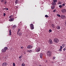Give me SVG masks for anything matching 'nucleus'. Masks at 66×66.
<instances>
[{
  "instance_id": "1",
  "label": "nucleus",
  "mask_w": 66,
  "mask_h": 66,
  "mask_svg": "<svg viewBox=\"0 0 66 66\" xmlns=\"http://www.w3.org/2000/svg\"><path fill=\"white\" fill-rule=\"evenodd\" d=\"M51 54H52V52L50 51H48L47 52V55L49 57L51 56Z\"/></svg>"
},
{
  "instance_id": "2",
  "label": "nucleus",
  "mask_w": 66,
  "mask_h": 66,
  "mask_svg": "<svg viewBox=\"0 0 66 66\" xmlns=\"http://www.w3.org/2000/svg\"><path fill=\"white\" fill-rule=\"evenodd\" d=\"M54 41L55 43H59V40L57 38H55L54 39Z\"/></svg>"
},
{
  "instance_id": "3",
  "label": "nucleus",
  "mask_w": 66,
  "mask_h": 66,
  "mask_svg": "<svg viewBox=\"0 0 66 66\" xmlns=\"http://www.w3.org/2000/svg\"><path fill=\"white\" fill-rule=\"evenodd\" d=\"M30 27L31 30H33L34 29V26L32 24H31L30 25Z\"/></svg>"
},
{
  "instance_id": "4",
  "label": "nucleus",
  "mask_w": 66,
  "mask_h": 66,
  "mask_svg": "<svg viewBox=\"0 0 66 66\" xmlns=\"http://www.w3.org/2000/svg\"><path fill=\"white\" fill-rule=\"evenodd\" d=\"M61 18L62 19H64L66 18V16L64 15H61Z\"/></svg>"
},
{
  "instance_id": "5",
  "label": "nucleus",
  "mask_w": 66,
  "mask_h": 66,
  "mask_svg": "<svg viewBox=\"0 0 66 66\" xmlns=\"http://www.w3.org/2000/svg\"><path fill=\"white\" fill-rule=\"evenodd\" d=\"M49 44H52V43H53V42H52V40L51 39H50L49 40Z\"/></svg>"
},
{
  "instance_id": "6",
  "label": "nucleus",
  "mask_w": 66,
  "mask_h": 66,
  "mask_svg": "<svg viewBox=\"0 0 66 66\" xmlns=\"http://www.w3.org/2000/svg\"><path fill=\"white\" fill-rule=\"evenodd\" d=\"M7 65V64L6 62H4L2 64V66H6Z\"/></svg>"
},
{
  "instance_id": "7",
  "label": "nucleus",
  "mask_w": 66,
  "mask_h": 66,
  "mask_svg": "<svg viewBox=\"0 0 66 66\" xmlns=\"http://www.w3.org/2000/svg\"><path fill=\"white\" fill-rule=\"evenodd\" d=\"M14 18H11L9 20L10 21H13L14 20Z\"/></svg>"
},
{
  "instance_id": "8",
  "label": "nucleus",
  "mask_w": 66,
  "mask_h": 66,
  "mask_svg": "<svg viewBox=\"0 0 66 66\" xmlns=\"http://www.w3.org/2000/svg\"><path fill=\"white\" fill-rule=\"evenodd\" d=\"M15 3L16 4H18L19 3H20V2H19V1H18V0H16L15 1Z\"/></svg>"
},
{
  "instance_id": "9",
  "label": "nucleus",
  "mask_w": 66,
  "mask_h": 66,
  "mask_svg": "<svg viewBox=\"0 0 66 66\" xmlns=\"http://www.w3.org/2000/svg\"><path fill=\"white\" fill-rule=\"evenodd\" d=\"M40 50V48L39 47L36 50V51L37 52H39Z\"/></svg>"
},
{
  "instance_id": "10",
  "label": "nucleus",
  "mask_w": 66,
  "mask_h": 66,
  "mask_svg": "<svg viewBox=\"0 0 66 66\" xmlns=\"http://www.w3.org/2000/svg\"><path fill=\"white\" fill-rule=\"evenodd\" d=\"M51 4L52 5H55L56 4V3L54 2L53 1Z\"/></svg>"
},
{
  "instance_id": "11",
  "label": "nucleus",
  "mask_w": 66,
  "mask_h": 66,
  "mask_svg": "<svg viewBox=\"0 0 66 66\" xmlns=\"http://www.w3.org/2000/svg\"><path fill=\"white\" fill-rule=\"evenodd\" d=\"M19 32V33H18V35H19V36H21V35H22V33L21 32Z\"/></svg>"
},
{
  "instance_id": "12",
  "label": "nucleus",
  "mask_w": 66,
  "mask_h": 66,
  "mask_svg": "<svg viewBox=\"0 0 66 66\" xmlns=\"http://www.w3.org/2000/svg\"><path fill=\"white\" fill-rule=\"evenodd\" d=\"M31 47V48H32L33 47V46H31L30 45H29L27 47V48L28 49H30Z\"/></svg>"
},
{
  "instance_id": "13",
  "label": "nucleus",
  "mask_w": 66,
  "mask_h": 66,
  "mask_svg": "<svg viewBox=\"0 0 66 66\" xmlns=\"http://www.w3.org/2000/svg\"><path fill=\"white\" fill-rule=\"evenodd\" d=\"M51 7L52 10H54L55 8V6L53 5L51 6Z\"/></svg>"
},
{
  "instance_id": "14",
  "label": "nucleus",
  "mask_w": 66,
  "mask_h": 66,
  "mask_svg": "<svg viewBox=\"0 0 66 66\" xmlns=\"http://www.w3.org/2000/svg\"><path fill=\"white\" fill-rule=\"evenodd\" d=\"M62 49H63V47L62 46H61L60 49L59 50V51H62Z\"/></svg>"
},
{
  "instance_id": "15",
  "label": "nucleus",
  "mask_w": 66,
  "mask_h": 66,
  "mask_svg": "<svg viewBox=\"0 0 66 66\" xmlns=\"http://www.w3.org/2000/svg\"><path fill=\"white\" fill-rule=\"evenodd\" d=\"M66 10L65 9H63L62 10V12L63 13H65V12H66Z\"/></svg>"
},
{
  "instance_id": "16",
  "label": "nucleus",
  "mask_w": 66,
  "mask_h": 66,
  "mask_svg": "<svg viewBox=\"0 0 66 66\" xmlns=\"http://www.w3.org/2000/svg\"><path fill=\"white\" fill-rule=\"evenodd\" d=\"M43 54L42 53H41L40 54V57L41 59H42L43 57Z\"/></svg>"
},
{
  "instance_id": "17",
  "label": "nucleus",
  "mask_w": 66,
  "mask_h": 66,
  "mask_svg": "<svg viewBox=\"0 0 66 66\" xmlns=\"http://www.w3.org/2000/svg\"><path fill=\"white\" fill-rule=\"evenodd\" d=\"M20 29L19 28L18 29V32H17V35H18V33H19V32H20Z\"/></svg>"
},
{
  "instance_id": "18",
  "label": "nucleus",
  "mask_w": 66,
  "mask_h": 66,
  "mask_svg": "<svg viewBox=\"0 0 66 66\" xmlns=\"http://www.w3.org/2000/svg\"><path fill=\"white\" fill-rule=\"evenodd\" d=\"M9 35H11V34H12V31H11V30H10L9 31Z\"/></svg>"
},
{
  "instance_id": "19",
  "label": "nucleus",
  "mask_w": 66,
  "mask_h": 66,
  "mask_svg": "<svg viewBox=\"0 0 66 66\" xmlns=\"http://www.w3.org/2000/svg\"><path fill=\"white\" fill-rule=\"evenodd\" d=\"M2 52H6V50L4 49H2Z\"/></svg>"
},
{
  "instance_id": "20",
  "label": "nucleus",
  "mask_w": 66,
  "mask_h": 66,
  "mask_svg": "<svg viewBox=\"0 0 66 66\" xmlns=\"http://www.w3.org/2000/svg\"><path fill=\"white\" fill-rule=\"evenodd\" d=\"M57 29H58V30H59L60 29L61 27H60V26H57L56 27Z\"/></svg>"
},
{
  "instance_id": "21",
  "label": "nucleus",
  "mask_w": 66,
  "mask_h": 66,
  "mask_svg": "<svg viewBox=\"0 0 66 66\" xmlns=\"http://www.w3.org/2000/svg\"><path fill=\"white\" fill-rule=\"evenodd\" d=\"M57 0H53V2L55 3H56L57 2Z\"/></svg>"
},
{
  "instance_id": "22",
  "label": "nucleus",
  "mask_w": 66,
  "mask_h": 66,
  "mask_svg": "<svg viewBox=\"0 0 66 66\" xmlns=\"http://www.w3.org/2000/svg\"><path fill=\"white\" fill-rule=\"evenodd\" d=\"M4 49L5 50H7L8 49V47H5V48H4Z\"/></svg>"
},
{
  "instance_id": "23",
  "label": "nucleus",
  "mask_w": 66,
  "mask_h": 66,
  "mask_svg": "<svg viewBox=\"0 0 66 66\" xmlns=\"http://www.w3.org/2000/svg\"><path fill=\"white\" fill-rule=\"evenodd\" d=\"M62 46L63 48H64L65 47V45L64 44H63L62 45Z\"/></svg>"
},
{
  "instance_id": "24",
  "label": "nucleus",
  "mask_w": 66,
  "mask_h": 66,
  "mask_svg": "<svg viewBox=\"0 0 66 66\" xmlns=\"http://www.w3.org/2000/svg\"><path fill=\"white\" fill-rule=\"evenodd\" d=\"M14 16L13 15H10V16L9 17V18H12V17H13V16Z\"/></svg>"
},
{
  "instance_id": "25",
  "label": "nucleus",
  "mask_w": 66,
  "mask_h": 66,
  "mask_svg": "<svg viewBox=\"0 0 66 66\" xmlns=\"http://www.w3.org/2000/svg\"><path fill=\"white\" fill-rule=\"evenodd\" d=\"M45 17L46 18H48L49 17V16L48 15H45Z\"/></svg>"
},
{
  "instance_id": "26",
  "label": "nucleus",
  "mask_w": 66,
  "mask_h": 66,
  "mask_svg": "<svg viewBox=\"0 0 66 66\" xmlns=\"http://www.w3.org/2000/svg\"><path fill=\"white\" fill-rule=\"evenodd\" d=\"M16 27V26L15 25H14L13 26L12 28H15Z\"/></svg>"
},
{
  "instance_id": "27",
  "label": "nucleus",
  "mask_w": 66,
  "mask_h": 66,
  "mask_svg": "<svg viewBox=\"0 0 66 66\" xmlns=\"http://www.w3.org/2000/svg\"><path fill=\"white\" fill-rule=\"evenodd\" d=\"M57 16H58L59 17H61V15H60L59 14H57Z\"/></svg>"
},
{
  "instance_id": "28",
  "label": "nucleus",
  "mask_w": 66,
  "mask_h": 66,
  "mask_svg": "<svg viewBox=\"0 0 66 66\" xmlns=\"http://www.w3.org/2000/svg\"><path fill=\"white\" fill-rule=\"evenodd\" d=\"M52 28H54V25L53 24H52Z\"/></svg>"
},
{
  "instance_id": "29",
  "label": "nucleus",
  "mask_w": 66,
  "mask_h": 66,
  "mask_svg": "<svg viewBox=\"0 0 66 66\" xmlns=\"http://www.w3.org/2000/svg\"><path fill=\"white\" fill-rule=\"evenodd\" d=\"M22 66H25V64H24V63H22Z\"/></svg>"
},
{
  "instance_id": "30",
  "label": "nucleus",
  "mask_w": 66,
  "mask_h": 66,
  "mask_svg": "<svg viewBox=\"0 0 66 66\" xmlns=\"http://www.w3.org/2000/svg\"><path fill=\"white\" fill-rule=\"evenodd\" d=\"M58 4H61V2H58Z\"/></svg>"
},
{
  "instance_id": "31",
  "label": "nucleus",
  "mask_w": 66,
  "mask_h": 66,
  "mask_svg": "<svg viewBox=\"0 0 66 66\" xmlns=\"http://www.w3.org/2000/svg\"><path fill=\"white\" fill-rule=\"evenodd\" d=\"M65 50H66V48H65L63 49V51H65Z\"/></svg>"
},
{
  "instance_id": "32",
  "label": "nucleus",
  "mask_w": 66,
  "mask_h": 66,
  "mask_svg": "<svg viewBox=\"0 0 66 66\" xmlns=\"http://www.w3.org/2000/svg\"><path fill=\"white\" fill-rule=\"evenodd\" d=\"M59 7L60 8H61L62 7V5H59Z\"/></svg>"
},
{
  "instance_id": "33",
  "label": "nucleus",
  "mask_w": 66,
  "mask_h": 66,
  "mask_svg": "<svg viewBox=\"0 0 66 66\" xmlns=\"http://www.w3.org/2000/svg\"><path fill=\"white\" fill-rule=\"evenodd\" d=\"M5 3L4 4H5V5H6V4H7V2H6V1H5Z\"/></svg>"
},
{
  "instance_id": "34",
  "label": "nucleus",
  "mask_w": 66,
  "mask_h": 66,
  "mask_svg": "<svg viewBox=\"0 0 66 66\" xmlns=\"http://www.w3.org/2000/svg\"><path fill=\"white\" fill-rule=\"evenodd\" d=\"M49 31L50 32H52V30L51 29H50Z\"/></svg>"
},
{
  "instance_id": "35",
  "label": "nucleus",
  "mask_w": 66,
  "mask_h": 66,
  "mask_svg": "<svg viewBox=\"0 0 66 66\" xmlns=\"http://www.w3.org/2000/svg\"><path fill=\"white\" fill-rule=\"evenodd\" d=\"M29 52H30V53H31V52H32V50H30L29 51Z\"/></svg>"
},
{
  "instance_id": "36",
  "label": "nucleus",
  "mask_w": 66,
  "mask_h": 66,
  "mask_svg": "<svg viewBox=\"0 0 66 66\" xmlns=\"http://www.w3.org/2000/svg\"><path fill=\"white\" fill-rule=\"evenodd\" d=\"M13 66H15V63H13Z\"/></svg>"
},
{
  "instance_id": "37",
  "label": "nucleus",
  "mask_w": 66,
  "mask_h": 66,
  "mask_svg": "<svg viewBox=\"0 0 66 66\" xmlns=\"http://www.w3.org/2000/svg\"><path fill=\"white\" fill-rule=\"evenodd\" d=\"M5 15H6V14L5 13H4L3 14V16L4 17V16H5Z\"/></svg>"
},
{
  "instance_id": "38",
  "label": "nucleus",
  "mask_w": 66,
  "mask_h": 66,
  "mask_svg": "<svg viewBox=\"0 0 66 66\" xmlns=\"http://www.w3.org/2000/svg\"><path fill=\"white\" fill-rule=\"evenodd\" d=\"M62 6H65V4H63L62 5Z\"/></svg>"
},
{
  "instance_id": "39",
  "label": "nucleus",
  "mask_w": 66,
  "mask_h": 66,
  "mask_svg": "<svg viewBox=\"0 0 66 66\" xmlns=\"http://www.w3.org/2000/svg\"><path fill=\"white\" fill-rule=\"evenodd\" d=\"M56 57H55V56H54L53 57V59H55Z\"/></svg>"
},
{
  "instance_id": "40",
  "label": "nucleus",
  "mask_w": 66,
  "mask_h": 66,
  "mask_svg": "<svg viewBox=\"0 0 66 66\" xmlns=\"http://www.w3.org/2000/svg\"><path fill=\"white\" fill-rule=\"evenodd\" d=\"M53 12H56V11L55 10V9L53 11Z\"/></svg>"
},
{
  "instance_id": "41",
  "label": "nucleus",
  "mask_w": 66,
  "mask_h": 66,
  "mask_svg": "<svg viewBox=\"0 0 66 66\" xmlns=\"http://www.w3.org/2000/svg\"><path fill=\"white\" fill-rule=\"evenodd\" d=\"M1 2H4V0H2L1 1Z\"/></svg>"
},
{
  "instance_id": "42",
  "label": "nucleus",
  "mask_w": 66,
  "mask_h": 66,
  "mask_svg": "<svg viewBox=\"0 0 66 66\" xmlns=\"http://www.w3.org/2000/svg\"><path fill=\"white\" fill-rule=\"evenodd\" d=\"M6 10H9V9L7 8H6Z\"/></svg>"
},
{
  "instance_id": "43",
  "label": "nucleus",
  "mask_w": 66,
  "mask_h": 66,
  "mask_svg": "<svg viewBox=\"0 0 66 66\" xmlns=\"http://www.w3.org/2000/svg\"><path fill=\"white\" fill-rule=\"evenodd\" d=\"M27 52H30V51L29 50H28L27 51Z\"/></svg>"
},
{
  "instance_id": "44",
  "label": "nucleus",
  "mask_w": 66,
  "mask_h": 66,
  "mask_svg": "<svg viewBox=\"0 0 66 66\" xmlns=\"http://www.w3.org/2000/svg\"><path fill=\"white\" fill-rule=\"evenodd\" d=\"M19 59H20V58H21V56H20L19 57Z\"/></svg>"
},
{
  "instance_id": "45",
  "label": "nucleus",
  "mask_w": 66,
  "mask_h": 66,
  "mask_svg": "<svg viewBox=\"0 0 66 66\" xmlns=\"http://www.w3.org/2000/svg\"><path fill=\"white\" fill-rule=\"evenodd\" d=\"M4 10H6V8H4L3 9Z\"/></svg>"
},
{
  "instance_id": "46",
  "label": "nucleus",
  "mask_w": 66,
  "mask_h": 66,
  "mask_svg": "<svg viewBox=\"0 0 66 66\" xmlns=\"http://www.w3.org/2000/svg\"><path fill=\"white\" fill-rule=\"evenodd\" d=\"M21 48L22 49V47H21Z\"/></svg>"
},
{
  "instance_id": "47",
  "label": "nucleus",
  "mask_w": 66,
  "mask_h": 66,
  "mask_svg": "<svg viewBox=\"0 0 66 66\" xmlns=\"http://www.w3.org/2000/svg\"><path fill=\"white\" fill-rule=\"evenodd\" d=\"M39 66H41L40 65H39Z\"/></svg>"
},
{
  "instance_id": "48",
  "label": "nucleus",
  "mask_w": 66,
  "mask_h": 66,
  "mask_svg": "<svg viewBox=\"0 0 66 66\" xmlns=\"http://www.w3.org/2000/svg\"><path fill=\"white\" fill-rule=\"evenodd\" d=\"M52 63H53V62H52Z\"/></svg>"
},
{
  "instance_id": "49",
  "label": "nucleus",
  "mask_w": 66,
  "mask_h": 66,
  "mask_svg": "<svg viewBox=\"0 0 66 66\" xmlns=\"http://www.w3.org/2000/svg\"><path fill=\"white\" fill-rule=\"evenodd\" d=\"M66 1V0H65Z\"/></svg>"
}]
</instances>
